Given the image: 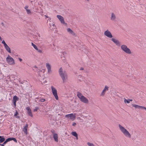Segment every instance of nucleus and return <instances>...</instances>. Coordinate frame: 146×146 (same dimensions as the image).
<instances>
[{"label": "nucleus", "instance_id": "obj_1", "mask_svg": "<svg viewBox=\"0 0 146 146\" xmlns=\"http://www.w3.org/2000/svg\"><path fill=\"white\" fill-rule=\"evenodd\" d=\"M118 126L121 132L126 137L130 138L131 135L129 132L120 124H119Z\"/></svg>", "mask_w": 146, "mask_h": 146}, {"label": "nucleus", "instance_id": "obj_2", "mask_svg": "<svg viewBox=\"0 0 146 146\" xmlns=\"http://www.w3.org/2000/svg\"><path fill=\"white\" fill-rule=\"evenodd\" d=\"M59 74L63 82L64 83L66 82L68 78L66 72L65 71L63 72L62 68H60L59 69Z\"/></svg>", "mask_w": 146, "mask_h": 146}, {"label": "nucleus", "instance_id": "obj_3", "mask_svg": "<svg viewBox=\"0 0 146 146\" xmlns=\"http://www.w3.org/2000/svg\"><path fill=\"white\" fill-rule=\"evenodd\" d=\"M77 96L82 102L86 104H88L89 103L88 99L83 96L80 92H77Z\"/></svg>", "mask_w": 146, "mask_h": 146}, {"label": "nucleus", "instance_id": "obj_4", "mask_svg": "<svg viewBox=\"0 0 146 146\" xmlns=\"http://www.w3.org/2000/svg\"><path fill=\"white\" fill-rule=\"evenodd\" d=\"M121 50L126 53L131 54L132 52L130 49L125 44H122L121 46Z\"/></svg>", "mask_w": 146, "mask_h": 146}, {"label": "nucleus", "instance_id": "obj_5", "mask_svg": "<svg viewBox=\"0 0 146 146\" xmlns=\"http://www.w3.org/2000/svg\"><path fill=\"white\" fill-rule=\"evenodd\" d=\"M51 88L53 94L55 99L56 100H58V98L57 94V90L53 86L51 87Z\"/></svg>", "mask_w": 146, "mask_h": 146}, {"label": "nucleus", "instance_id": "obj_6", "mask_svg": "<svg viewBox=\"0 0 146 146\" xmlns=\"http://www.w3.org/2000/svg\"><path fill=\"white\" fill-rule=\"evenodd\" d=\"M76 113H70L65 115L66 117L69 118L72 120H74L76 118Z\"/></svg>", "mask_w": 146, "mask_h": 146}, {"label": "nucleus", "instance_id": "obj_7", "mask_svg": "<svg viewBox=\"0 0 146 146\" xmlns=\"http://www.w3.org/2000/svg\"><path fill=\"white\" fill-rule=\"evenodd\" d=\"M6 60L7 62L8 63H11V64H14L15 63V61L13 58L9 55H8Z\"/></svg>", "mask_w": 146, "mask_h": 146}, {"label": "nucleus", "instance_id": "obj_8", "mask_svg": "<svg viewBox=\"0 0 146 146\" xmlns=\"http://www.w3.org/2000/svg\"><path fill=\"white\" fill-rule=\"evenodd\" d=\"M104 35L109 38H111L113 37V36L111 32L108 29L104 31Z\"/></svg>", "mask_w": 146, "mask_h": 146}, {"label": "nucleus", "instance_id": "obj_9", "mask_svg": "<svg viewBox=\"0 0 146 146\" xmlns=\"http://www.w3.org/2000/svg\"><path fill=\"white\" fill-rule=\"evenodd\" d=\"M56 17L62 24H66L64 21V19L62 16L59 15H57Z\"/></svg>", "mask_w": 146, "mask_h": 146}, {"label": "nucleus", "instance_id": "obj_10", "mask_svg": "<svg viewBox=\"0 0 146 146\" xmlns=\"http://www.w3.org/2000/svg\"><path fill=\"white\" fill-rule=\"evenodd\" d=\"M111 40L116 45V46H121L120 43L118 40L113 38H111Z\"/></svg>", "mask_w": 146, "mask_h": 146}, {"label": "nucleus", "instance_id": "obj_11", "mask_svg": "<svg viewBox=\"0 0 146 146\" xmlns=\"http://www.w3.org/2000/svg\"><path fill=\"white\" fill-rule=\"evenodd\" d=\"M132 105L133 107H134L136 109H141L145 110H146V108L145 107L140 106L135 104H132Z\"/></svg>", "mask_w": 146, "mask_h": 146}, {"label": "nucleus", "instance_id": "obj_12", "mask_svg": "<svg viewBox=\"0 0 146 146\" xmlns=\"http://www.w3.org/2000/svg\"><path fill=\"white\" fill-rule=\"evenodd\" d=\"M108 88L109 87H108L107 86H105L104 89L102 90L101 94L100 95V96H104L105 95L106 91H108Z\"/></svg>", "mask_w": 146, "mask_h": 146}, {"label": "nucleus", "instance_id": "obj_13", "mask_svg": "<svg viewBox=\"0 0 146 146\" xmlns=\"http://www.w3.org/2000/svg\"><path fill=\"white\" fill-rule=\"evenodd\" d=\"M18 100L19 98L16 96H14L13 99V102L15 108L16 106V102Z\"/></svg>", "mask_w": 146, "mask_h": 146}, {"label": "nucleus", "instance_id": "obj_14", "mask_svg": "<svg viewBox=\"0 0 146 146\" xmlns=\"http://www.w3.org/2000/svg\"><path fill=\"white\" fill-rule=\"evenodd\" d=\"M26 109L27 110L28 114L31 117H33V115L31 109L29 107H27L26 108Z\"/></svg>", "mask_w": 146, "mask_h": 146}, {"label": "nucleus", "instance_id": "obj_15", "mask_svg": "<svg viewBox=\"0 0 146 146\" xmlns=\"http://www.w3.org/2000/svg\"><path fill=\"white\" fill-rule=\"evenodd\" d=\"M67 31L69 33V34H71L73 36H76V34L70 28H67Z\"/></svg>", "mask_w": 146, "mask_h": 146}, {"label": "nucleus", "instance_id": "obj_16", "mask_svg": "<svg viewBox=\"0 0 146 146\" xmlns=\"http://www.w3.org/2000/svg\"><path fill=\"white\" fill-rule=\"evenodd\" d=\"M52 133L53 134V138L55 140V141L56 142H58V134L57 133H55L54 132L52 131Z\"/></svg>", "mask_w": 146, "mask_h": 146}, {"label": "nucleus", "instance_id": "obj_17", "mask_svg": "<svg viewBox=\"0 0 146 146\" xmlns=\"http://www.w3.org/2000/svg\"><path fill=\"white\" fill-rule=\"evenodd\" d=\"M62 55L61 56V58L63 60H64V62L65 61V57L66 56V52L65 51L62 52Z\"/></svg>", "mask_w": 146, "mask_h": 146}, {"label": "nucleus", "instance_id": "obj_18", "mask_svg": "<svg viewBox=\"0 0 146 146\" xmlns=\"http://www.w3.org/2000/svg\"><path fill=\"white\" fill-rule=\"evenodd\" d=\"M28 124H26L23 129V131L26 134H27V129L28 127Z\"/></svg>", "mask_w": 146, "mask_h": 146}, {"label": "nucleus", "instance_id": "obj_19", "mask_svg": "<svg viewBox=\"0 0 146 146\" xmlns=\"http://www.w3.org/2000/svg\"><path fill=\"white\" fill-rule=\"evenodd\" d=\"M4 47L6 50L9 53H11V49L10 47L8 46L7 44L5 46H4Z\"/></svg>", "mask_w": 146, "mask_h": 146}, {"label": "nucleus", "instance_id": "obj_20", "mask_svg": "<svg viewBox=\"0 0 146 146\" xmlns=\"http://www.w3.org/2000/svg\"><path fill=\"white\" fill-rule=\"evenodd\" d=\"M46 67L48 69V73H50L51 72V66L49 64H46Z\"/></svg>", "mask_w": 146, "mask_h": 146}, {"label": "nucleus", "instance_id": "obj_21", "mask_svg": "<svg viewBox=\"0 0 146 146\" xmlns=\"http://www.w3.org/2000/svg\"><path fill=\"white\" fill-rule=\"evenodd\" d=\"M110 19L112 21H115V20L116 16L113 13H111Z\"/></svg>", "mask_w": 146, "mask_h": 146}, {"label": "nucleus", "instance_id": "obj_22", "mask_svg": "<svg viewBox=\"0 0 146 146\" xmlns=\"http://www.w3.org/2000/svg\"><path fill=\"white\" fill-rule=\"evenodd\" d=\"M132 99H129L128 100H127L125 98H124V102L125 103H129L130 102H131L132 101Z\"/></svg>", "mask_w": 146, "mask_h": 146}, {"label": "nucleus", "instance_id": "obj_23", "mask_svg": "<svg viewBox=\"0 0 146 146\" xmlns=\"http://www.w3.org/2000/svg\"><path fill=\"white\" fill-rule=\"evenodd\" d=\"M19 114V113H18V112H17V110H16L15 113V114L14 115V116L17 118H20L19 116V115H17Z\"/></svg>", "mask_w": 146, "mask_h": 146}, {"label": "nucleus", "instance_id": "obj_24", "mask_svg": "<svg viewBox=\"0 0 146 146\" xmlns=\"http://www.w3.org/2000/svg\"><path fill=\"white\" fill-rule=\"evenodd\" d=\"M71 134L75 137H77V135H78L77 133L75 131L72 132Z\"/></svg>", "mask_w": 146, "mask_h": 146}, {"label": "nucleus", "instance_id": "obj_25", "mask_svg": "<svg viewBox=\"0 0 146 146\" xmlns=\"http://www.w3.org/2000/svg\"><path fill=\"white\" fill-rule=\"evenodd\" d=\"M31 44L32 45L33 47L35 49V50H37V46L35 44H33V42L31 43Z\"/></svg>", "mask_w": 146, "mask_h": 146}, {"label": "nucleus", "instance_id": "obj_26", "mask_svg": "<svg viewBox=\"0 0 146 146\" xmlns=\"http://www.w3.org/2000/svg\"><path fill=\"white\" fill-rule=\"evenodd\" d=\"M33 70L35 71H37L38 70V68L35 65L33 67Z\"/></svg>", "mask_w": 146, "mask_h": 146}, {"label": "nucleus", "instance_id": "obj_27", "mask_svg": "<svg viewBox=\"0 0 146 146\" xmlns=\"http://www.w3.org/2000/svg\"><path fill=\"white\" fill-rule=\"evenodd\" d=\"M5 141V138L3 137H2L1 139H0V143H2Z\"/></svg>", "mask_w": 146, "mask_h": 146}, {"label": "nucleus", "instance_id": "obj_28", "mask_svg": "<svg viewBox=\"0 0 146 146\" xmlns=\"http://www.w3.org/2000/svg\"><path fill=\"white\" fill-rule=\"evenodd\" d=\"M87 144L88 146H95L93 143L89 142H88Z\"/></svg>", "mask_w": 146, "mask_h": 146}, {"label": "nucleus", "instance_id": "obj_29", "mask_svg": "<svg viewBox=\"0 0 146 146\" xmlns=\"http://www.w3.org/2000/svg\"><path fill=\"white\" fill-rule=\"evenodd\" d=\"M26 11L27 13L28 14H31V12L30 10L27 9Z\"/></svg>", "mask_w": 146, "mask_h": 146}, {"label": "nucleus", "instance_id": "obj_30", "mask_svg": "<svg viewBox=\"0 0 146 146\" xmlns=\"http://www.w3.org/2000/svg\"><path fill=\"white\" fill-rule=\"evenodd\" d=\"M12 140L14 141L15 142L17 143V139L15 138H11Z\"/></svg>", "mask_w": 146, "mask_h": 146}, {"label": "nucleus", "instance_id": "obj_31", "mask_svg": "<svg viewBox=\"0 0 146 146\" xmlns=\"http://www.w3.org/2000/svg\"><path fill=\"white\" fill-rule=\"evenodd\" d=\"M38 109V108L37 107H36L34 109L33 111L34 112L36 111Z\"/></svg>", "mask_w": 146, "mask_h": 146}, {"label": "nucleus", "instance_id": "obj_32", "mask_svg": "<svg viewBox=\"0 0 146 146\" xmlns=\"http://www.w3.org/2000/svg\"><path fill=\"white\" fill-rule=\"evenodd\" d=\"M2 43L4 45V46H5L7 44L5 43V41L4 40H3L2 42Z\"/></svg>", "mask_w": 146, "mask_h": 146}, {"label": "nucleus", "instance_id": "obj_33", "mask_svg": "<svg viewBox=\"0 0 146 146\" xmlns=\"http://www.w3.org/2000/svg\"><path fill=\"white\" fill-rule=\"evenodd\" d=\"M6 140L7 141V142L10 141H12L11 138H8Z\"/></svg>", "mask_w": 146, "mask_h": 146}, {"label": "nucleus", "instance_id": "obj_34", "mask_svg": "<svg viewBox=\"0 0 146 146\" xmlns=\"http://www.w3.org/2000/svg\"><path fill=\"white\" fill-rule=\"evenodd\" d=\"M6 140L7 141V142L10 141H12L11 138H8Z\"/></svg>", "mask_w": 146, "mask_h": 146}, {"label": "nucleus", "instance_id": "obj_35", "mask_svg": "<svg viewBox=\"0 0 146 146\" xmlns=\"http://www.w3.org/2000/svg\"><path fill=\"white\" fill-rule=\"evenodd\" d=\"M37 50L38 51V52L39 53H41L42 52V51L40 49H38V48H37V50Z\"/></svg>", "mask_w": 146, "mask_h": 146}, {"label": "nucleus", "instance_id": "obj_36", "mask_svg": "<svg viewBox=\"0 0 146 146\" xmlns=\"http://www.w3.org/2000/svg\"><path fill=\"white\" fill-rule=\"evenodd\" d=\"M40 101L41 102H43L45 101V99L44 98H41L40 99Z\"/></svg>", "mask_w": 146, "mask_h": 146}, {"label": "nucleus", "instance_id": "obj_37", "mask_svg": "<svg viewBox=\"0 0 146 146\" xmlns=\"http://www.w3.org/2000/svg\"><path fill=\"white\" fill-rule=\"evenodd\" d=\"M40 73H41V74H43V73H44V72H43V71H41L39 73H38V74H39L40 75V76H41L42 75H41L40 74Z\"/></svg>", "mask_w": 146, "mask_h": 146}, {"label": "nucleus", "instance_id": "obj_38", "mask_svg": "<svg viewBox=\"0 0 146 146\" xmlns=\"http://www.w3.org/2000/svg\"><path fill=\"white\" fill-rule=\"evenodd\" d=\"M76 125V123L75 122H74L72 124V125L73 126H75Z\"/></svg>", "mask_w": 146, "mask_h": 146}, {"label": "nucleus", "instance_id": "obj_39", "mask_svg": "<svg viewBox=\"0 0 146 146\" xmlns=\"http://www.w3.org/2000/svg\"><path fill=\"white\" fill-rule=\"evenodd\" d=\"M28 6H26L25 7V9L26 10L27 9H28L27 8H28Z\"/></svg>", "mask_w": 146, "mask_h": 146}, {"label": "nucleus", "instance_id": "obj_40", "mask_svg": "<svg viewBox=\"0 0 146 146\" xmlns=\"http://www.w3.org/2000/svg\"><path fill=\"white\" fill-rule=\"evenodd\" d=\"M7 142V141L6 140H5V141L3 143V144H4V145H5V144H6Z\"/></svg>", "mask_w": 146, "mask_h": 146}, {"label": "nucleus", "instance_id": "obj_41", "mask_svg": "<svg viewBox=\"0 0 146 146\" xmlns=\"http://www.w3.org/2000/svg\"><path fill=\"white\" fill-rule=\"evenodd\" d=\"M18 59H19V60L20 61H21H21H22V59L21 58H18Z\"/></svg>", "mask_w": 146, "mask_h": 146}, {"label": "nucleus", "instance_id": "obj_42", "mask_svg": "<svg viewBox=\"0 0 146 146\" xmlns=\"http://www.w3.org/2000/svg\"><path fill=\"white\" fill-rule=\"evenodd\" d=\"M44 16L46 18H48L49 17H48L47 15H45Z\"/></svg>", "mask_w": 146, "mask_h": 146}, {"label": "nucleus", "instance_id": "obj_43", "mask_svg": "<svg viewBox=\"0 0 146 146\" xmlns=\"http://www.w3.org/2000/svg\"><path fill=\"white\" fill-rule=\"evenodd\" d=\"M83 69H84L83 68H82V67L81 68H80V70H83Z\"/></svg>", "mask_w": 146, "mask_h": 146}, {"label": "nucleus", "instance_id": "obj_44", "mask_svg": "<svg viewBox=\"0 0 146 146\" xmlns=\"http://www.w3.org/2000/svg\"><path fill=\"white\" fill-rule=\"evenodd\" d=\"M0 145H1V146H5L3 144H0Z\"/></svg>", "mask_w": 146, "mask_h": 146}, {"label": "nucleus", "instance_id": "obj_45", "mask_svg": "<svg viewBox=\"0 0 146 146\" xmlns=\"http://www.w3.org/2000/svg\"><path fill=\"white\" fill-rule=\"evenodd\" d=\"M51 19L50 18H49L48 19V20L50 21L51 20Z\"/></svg>", "mask_w": 146, "mask_h": 146}, {"label": "nucleus", "instance_id": "obj_46", "mask_svg": "<svg viewBox=\"0 0 146 146\" xmlns=\"http://www.w3.org/2000/svg\"><path fill=\"white\" fill-rule=\"evenodd\" d=\"M76 137V139H78V135H77V137Z\"/></svg>", "mask_w": 146, "mask_h": 146}, {"label": "nucleus", "instance_id": "obj_47", "mask_svg": "<svg viewBox=\"0 0 146 146\" xmlns=\"http://www.w3.org/2000/svg\"><path fill=\"white\" fill-rule=\"evenodd\" d=\"M52 25L53 26H54V24H53V23H52Z\"/></svg>", "mask_w": 146, "mask_h": 146}, {"label": "nucleus", "instance_id": "obj_48", "mask_svg": "<svg viewBox=\"0 0 146 146\" xmlns=\"http://www.w3.org/2000/svg\"><path fill=\"white\" fill-rule=\"evenodd\" d=\"M0 40L1 41L2 40V38L1 36H0Z\"/></svg>", "mask_w": 146, "mask_h": 146}, {"label": "nucleus", "instance_id": "obj_49", "mask_svg": "<svg viewBox=\"0 0 146 146\" xmlns=\"http://www.w3.org/2000/svg\"><path fill=\"white\" fill-rule=\"evenodd\" d=\"M1 24H2V25H3L4 24H3V23H1Z\"/></svg>", "mask_w": 146, "mask_h": 146}, {"label": "nucleus", "instance_id": "obj_50", "mask_svg": "<svg viewBox=\"0 0 146 146\" xmlns=\"http://www.w3.org/2000/svg\"><path fill=\"white\" fill-rule=\"evenodd\" d=\"M2 137L1 136H0V139H1Z\"/></svg>", "mask_w": 146, "mask_h": 146}, {"label": "nucleus", "instance_id": "obj_51", "mask_svg": "<svg viewBox=\"0 0 146 146\" xmlns=\"http://www.w3.org/2000/svg\"><path fill=\"white\" fill-rule=\"evenodd\" d=\"M145 78H146V77H145Z\"/></svg>", "mask_w": 146, "mask_h": 146}]
</instances>
